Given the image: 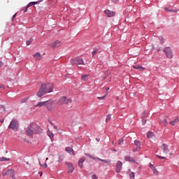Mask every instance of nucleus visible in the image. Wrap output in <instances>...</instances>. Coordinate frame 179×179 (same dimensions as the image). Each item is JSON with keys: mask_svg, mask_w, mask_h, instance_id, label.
I'll use <instances>...</instances> for the list:
<instances>
[{"mask_svg": "<svg viewBox=\"0 0 179 179\" xmlns=\"http://www.w3.org/2000/svg\"><path fill=\"white\" fill-rule=\"evenodd\" d=\"M54 90V84L51 83L41 84L38 92H37L38 97H43L47 93H51Z\"/></svg>", "mask_w": 179, "mask_h": 179, "instance_id": "1", "label": "nucleus"}, {"mask_svg": "<svg viewBox=\"0 0 179 179\" xmlns=\"http://www.w3.org/2000/svg\"><path fill=\"white\" fill-rule=\"evenodd\" d=\"M26 132L28 136H33V134H41V128L36 123H31L28 126Z\"/></svg>", "mask_w": 179, "mask_h": 179, "instance_id": "2", "label": "nucleus"}, {"mask_svg": "<svg viewBox=\"0 0 179 179\" xmlns=\"http://www.w3.org/2000/svg\"><path fill=\"white\" fill-rule=\"evenodd\" d=\"M71 65H78V68H80V66L79 65H86V64L83 61V59L79 57L71 59Z\"/></svg>", "mask_w": 179, "mask_h": 179, "instance_id": "3", "label": "nucleus"}, {"mask_svg": "<svg viewBox=\"0 0 179 179\" xmlns=\"http://www.w3.org/2000/svg\"><path fill=\"white\" fill-rule=\"evenodd\" d=\"M8 128L13 131H17V129H19V123L17 122V120L13 119L8 125Z\"/></svg>", "mask_w": 179, "mask_h": 179, "instance_id": "4", "label": "nucleus"}, {"mask_svg": "<svg viewBox=\"0 0 179 179\" xmlns=\"http://www.w3.org/2000/svg\"><path fill=\"white\" fill-rule=\"evenodd\" d=\"M69 103H72V100H71L70 99H66V96H62L58 100L59 106H64V104H69Z\"/></svg>", "mask_w": 179, "mask_h": 179, "instance_id": "5", "label": "nucleus"}, {"mask_svg": "<svg viewBox=\"0 0 179 179\" xmlns=\"http://www.w3.org/2000/svg\"><path fill=\"white\" fill-rule=\"evenodd\" d=\"M164 52H165L167 58H169V59H171V58H173V51L171 50V48H164Z\"/></svg>", "mask_w": 179, "mask_h": 179, "instance_id": "6", "label": "nucleus"}, {"mask_svg": "<svg viewBox=\"0 0 179 179\" xmlns=\"http://www.w3.org/2000/svg\"><path fill=\"white\" fill-rule=\"evenodd\" d=\"M46 107H47L48 111H50V113H54V111L55 110V106L54 105L53 102L48 101Z\"/></svg>", "mask_w": 179, "mask_h": 179, "instance_id": "7", "label": "nucleus"}, {"mask_svg": "<svg viewBox=\"0 0 179 179\" xmlns=\"http://www.w3.org/2000/svg\"><path fill=\"white\" fill-rule=\"evenodd\" d=\"M161 149H162L163 153H164L165 155H167V153H169V152H170V149H169V145H167L165 143H163L161 145Z\"/></svg>", "mask_w": 179, "mask_h": 179, "instance_id": "8", "label": "nucleus"}, {"mask_svg": "<svg viewBox=\"0 0 179 179\" xmlns=\"http://www.w3.org/2000/svg\"><path fill=\"white\" fill-rule=\"evenodd\" d=\"M122 170V162L118 161L116 164V173H120Z\"/></svg>", "mask_w": 179, "mask_h": 179, "instance_id": "9", "label": "nucleus"}, {"mask_svg": "<svg viewBox=\"0 0 179 179\" xmlns=\"http://www.w3.org/2000/svg\"><path fill=\"white\" fill-rule=\"evenodd\" d=\"M33 57L36 61H41L43 57L41 56V54L38 52H36L33 55Z\"/></svg>", "mask_w": 179, "mask_h": 179, "instance_id": "10", "label": "nucleus"}, {"mask_svg": "<svg viewBox=\"0 0 179 179\" xmlns=\"http://www.w3.org/2000/svg\"><path fill=\"white\" fill-rule=\"evenodd\" d=\"M66 166L69 167V173H72L73 171H75V168H73V165L71 164V162H66Z\"/></svg>", "mask_w": 179, "mask_h": 179, "instance_id": "11", "label": "nucleus"}, {"mask_svg": "<svg viewBox=\"0 0 179 179\" xmlns=\"http://www.w3.org/2000/svg\"><path fill=\"white\" fill-rule=\"evenodd\" d=\"M7 176H10L13 179L16 178V177H15V170L13 169H8L7 171Z\"/></svg>", "mask_w": 179, "mask_h": 179, "instance_id": "12", "label": "nucleus"}, {"mask_svg": "<svg viewBox=\"0 0 179 179\" xmlns=\"http://www.w3.org/2000/svg\"><path fill=\"white\" fill-rule=\"evenodd\" d=\"M104 12L106 15H108V17H113V16H115V13L110 10H106Z\"/></svg>", "mask_w": 179, "mask_h": 179, "instance_id": "13", "label": "nucleus"}, {"mask_svg": "<svg viewBox=\"0 0 179 179\" xmlns=\"http://www.w3.org/2000/svg\"><path fill=\"white\" fill-rule=\"evenodd\" d=\"M50 46H52V48H57V47H61V41H55V42L50 44Z\"/></svg>", "mask_w": 179, "mask_h": 179, "instance_id": "14", "label": "nucleus"}, {"mask_svg": "<svg viewBox=\"0 0 179 179\" xmlns=\"http://www.w3.org/2000/svg\"><path fill=\"white\" fill-rule=\"evenodd\" d=\"M66 152H68V153H70V155H75V151L73 150V149H72V148L71 147H66L65 148Z\"/></svg>", "mask_w": 179, "mask_h": 179, "instance_id": "15", "label": "nucleus"}, {"mask_svg": "<svg viewBox=\"0 0 179 179\" xmlns=\"http://www.w3.org/2000/svg\"><path fill=\"white\" fill-rule=\"evenodd\" d=\"M47 135L51 139L52 142H54V134L51 131H50V129L48 130Z\"/></svg>", "mask_w": 179, "mask_h": 179, "instance_id": "16", "label": "nucleus"}, {"mask_svg": "<svg viewBox=\"0 0 179 179\" xmlns=\"http://www.w3.org/2000/svg\"><path fill=\"white\" fill-rule=\"evenodd\" d=\"M86 160V158L83 157L81 158L79 161H78V166L79 167H80V169L83 168V163L85 162V161Z\"/></svg>", "mask_w": 179, "mask_h": 179, "instance_id": "17", "label": "nucleus"}, {"mask_svg": "<svg viewBox=\"0 0 179 179\" xmlns=\"http://www.w3.org/2000/svg\"><path fill=\"white\" fill-rule=\"evenodd\" d=\"M48 103V101L39 102L38 104L35 106V107H44V106H47Z\"/></svg>", "mask_w": 179, "mask_h": 179, "instance_id": "18", "label": "nucleus"}, {"mask_svg": "<svg viewBox=\"0 0 179 179\" xmlns=\"http://www.w3.org/2000/svg\"><path fill=\"white\" fill-rule=\"evenodd\" d=\"M159 124L161 125H163L164 127H167V125H169V122H167V120H166V119L159 120Z\"/></svg>", "mask_w": 179, "mask_h": 179, "instance_id": "19", "label": "nucleus"}, {"mask_svg": "<svg viewBox=\"0 0 179 179\" xmlns=\"http://www.w3.org/2000/svg\"><path fill=\"white\" fill-rule=\"evenodd\" d=\"M178 122H179L178 117H176L174 120L169 122V124L170 125H172L173 127H174V125L176 124H178Z\"/></svg>", "mask_w": 179, "mask_h": 179, "instance_id": "20", "label": "nucleus"}, {"mask_svg": "<svg viewBox=\"0 0 179 179\" xmlns=\"http://www.w3.org/2000/svg\"><path fill=\"white\" fill-rule=\"evenodd\" d=\"M96 160H99V162H103V163H106V164H110L111 163V160L110 159H102L101 158H96Z\"/></svg>", "mask_w": 179, "mask_h": 179, "instance_id": "21", "label": "nucleus"}, {"mask_svg": "<svg viewBox=\"0 0 179 179\" xmlns=\"http://www.w3.org/2000/svg\"><path fill=\"white\" fill-rule=\"evenodd\" d=\"M124 160L126 162H131L132 163H135V159H134V158L129 157V156H126L124 157Z\"/></svg>", "mask_w": 179, "mask_h": 179, "instance_id": "22", "label": "nucleus"}, {"mask_svg": "<svg viewBox=\"0 0 179 179\" xmlns=\"http://www.w3.org/2000/svg\"><path fill=\"white\" fill-rule=\"evenodd\" d=\"M154 136H155V134H153V132L148 131L147 133V138H148V139H153Z\"/></svg>", "mask_w": 179, "mask_h": 179, "instance_id": "23", "label": "nucleus"}, {"mask_svg": "<svg viewBox=\"0 0 179 179\" xmlns=\"http://www.w3.org/2000/svg\"><path fill=\"white\" fill-rule=\"evenodd\" d=\"M134 144H135L136 146L137 150H139V149H141V141L136 140V141H134Z\"/></svg>", "mask_w": 179, "mask_h": 179, "instance_id": "24", "label": "nucleus"}, {"mask_svg": "<svg viewBox=\"0 0 179 179\" xmlns=\"http://www.w3.org/2000/svg\"><path fill=\"white\" fill-rule=\"evenodd\" d=\"M133 68H134V69H138L140 71H145V67H142L141 66H133Z\"/></svg>", "mask_w": 179, "mask_h": 179, "instance_id": "25", "label": "nucleus"}, {"mask_svg": "<svg viewBox=\"0 0 179 179\" xmlns=\"http://www.w3.org/2000/svg\"><path fill=\"white\" fill-rule=\"evenodd\" d=\"M145 115H146L145 113H143L142 114L141 118H142V122L143 124V125H145V124H146V119H145Z\"/></svg>", "mask_w": 179, "mask_h": 179, "instance_id": "26", "label": "nucleus"}, {"mask_svg": "<svg viewBox=\"0 0 179 179\" xmlns=\"http://www.w3.org/2000/svg\"><path fill=\"white\" fill-rule=\"evenodd\" d=\"M9 160H10V159L5 157H0V162H9Z\"/></svg>", "mask_w": 179, "mask_h": 179, "instance_id": "27", "label": "nucleus"}, {"mask_svg": "<svg viewBox=\"0 0 179 179\" xmlns=\"http://www.w3.org/2000/svg\"><path fill=\"white\" fill-rule=\"evenodd\" d=\"M87 78H89V75H87H87H83L81 76V80L87 81Z\"/></svg>", "mask_w": 179, "mask_h": 179, "instance_id": "28", "label": "nucleus"}, {"mask_svg": "<svg viewBox=\"0 0 179 179\" xmlns=\"http://www.w3.org/2000/svg\"><path fill=\"white\" fill-rule=\"evenodd\" d=\"M85 156H87V157H90L91 159H93L94 160H97V158H98V157H94L92 156L90 154H87V153H85Z\"/></svg>", "mask_w": 179, "mask_h": 179, "instance_id": "29", "label": "nucleus"}, {"mask_svg": "<svg viewBox=\"0 0 179 179\" xmlns=\"http://www.w3.org/2000/svg\"><path fill=\"white\" fill-rule=\"evenodd\" d=\"M108 94V92H106V95H104L103 96H98L99 100H104V99H106V97H107Z\"/></svg>", "mask_w": 179, "mask_h": 179, "instance_id": "30", "label": "nucleus"}, {"mask_svg": "<svg viewBox=\"0 0 179 179\" xmlns=\"http://www.w3.org/2000/svg\"><path fill=\"white\" fill-rule=\"evenodd\" d=\"M33 38H31L30 39H29L28 41H27V45H30V44H31V43H33Z\"/></svg>", "mask_w": 179, "mask_h": 179, "instance_id": "31", "label": "nucleus"}, {"mask_svg": "<svg viewBox=\"0 0 179 179\" xmlns=\"http://www.w3.org/2000/svg\"><path fill=\"white\" fill-rule=\"evenodd\" d=\"M129 177H130L131 179H135V173L131 172L129 173Z\"/></svg>", "mask_w": 179, "mask_h": 179, "instance_id": "32", "label": "nucleus"}, {"mask_svg": "<svg viewBox=\"0 0 179 179\" xmlns=\"http://www.w3.org/2000/svg\"><path fill=\"white\" fill-rule=\"evenodd\" d=\"M152 171L155 176H157V174H159V171H157V169H156V168H153Z\"/></svg>", "mask_w": 179, "mask_h": 179, "instance_id": "33", "label": "nucleus"}, {"mask_svg": "<svg viewBox=\"0 0 179 179\" xmlns=\"http://www.w3.org/2000/svg\"><path fill=\"white\" fill-rule=\"evenodd\" d=\"M118 145H124V138H120L119 140Z\"/></svg>", "mask_w": 179, "mask_h": 179, "instance_id": "34", "label": "nucleus"}, {"mask_svg": "<svg viewBox=\"0 0 179 179\" xmlns=\"http://www.w3.org/2000/svg\"><path fill=\"white\" fill-rule=\"evenodd\" d=\"M110 120H111V115H107L106 120V122H108V121H110Z\"/></svg>", "mask_w": 179, "mask_h": 179, "instance_id": "35", "label": "nucleus"}, {"mask_svg": "<svg viewBox=\"0 0 179 179\" xmlns=\"http://www.w3.org/2000/svg\"><path fill=\"white\" fill-rule=\"evenodd\" d=\"M34 3H33V1L28 3L27 6V9H29V7L34 5Z\"/></svg>", "mask_w": 179, "mask_h": 179, "instance_id": "36", "label": "nucleus"}, {"mask_svg": "<svg viewBox=\"0 0 179 179\" xmlns=\"http://www.w3.org/2000/svg\"><path fill=\"white\" fill-rule=\"evenodd\" d=\"M157 157H158V159L167 160V158H166L164 157H162L160 155H157Z\"/></svg>", "mask_w": 179, "mask_h": 179, "instance_id": "37", "label": "nucleus"}, {"mask_svg": "<svg viewBox=\"0 0 179 179\" xmlns=\"http://www.w3.org/2000/svg\"><path fill=\"white\" fill-rule=\"evenodd\" d=\"M96 54H97V49H95V50L92 52L93 57H94V55H96Z\"/></svg>", "mask_w": 179, "mask_h": 179, "instance_id": "38", "label": "nucleus"}, {"mask_svg": "<svg viewBox=\"0 0 179 179\" xmlns=\"http://www.w3.org/2000/svg\"><path fill=\"white\" fill-rule=\"evenodd\" d=\"M150 169H151L152 170H153V169L155 168V166H153V164H150Z\"/></svg>", "mask_w": 179, "mask_h": 179, "instance_id": "39", "label": "nucleus"}, {"mask_svg": "<svg viewBox=\"0 0 179 179\" xmlns=\"http://www.w3.org/2000/svg\"><path fill=\"white\" fill-rule=\"evenodd\" d=\"M164 10H166V12H170V9H169L167 7L164 8Z\"/></svg>", "mask_w": 179, "mask_h": 179, "instance_id": "40", "label": "nucleus"}, {"mask_svg": "<svg viewBox=\"0 0 179 179\" xmlns=\"http://www.w3.org/2000/svg\"><path fill=\"white\" fill-rule=\"evenodd\" d=\"M92 179H98L97 176L93 175L92 177Z\"/></svg>", "mask_w": 179, "mask_h": 179, "instance_id": "41", "label": "nucleus"}, {"mask_svg": "<svg viewBox=\"0 0 179 179\" xmlns=\"http://www.w3.org/2000/svg\"><path fill=\"white\" fill-rule=\"evenodd\" d=\"M26 101H27V98L22 100V103H26Z\"/></svg>", "mask_w": 179, "mask_h": 179, "instance_id": "42", "label": "nucleus"}, {"mask_svg": "<svg viewBox=\"0 0 179 179\" xmlns=\"http://www.w3.org/2000/svg\"><path fill=\"white\" fill-rule=\"evenodd\" d=\"M5 176H8V171L5 173H3V176L5 177Z\"/></svg>", "mask_w": 179, "mask_h": 179, "instance_id": "43", "label": "nucleus"}, {"mask_svg": "<svg viewBox=\"0 0 179 179\" xmlns=\"http://www.w3.org/2000/svg\"><path fill=\"white\" fill-rule=\"evenodd\" d=\"M169 12H172L173 13H176V12H177V10H170Z\"/></svg>", "mask_w": 179, "mask_h": 179, "instance_id": "44", "label": "nucleus"}, {"mask_svg": "<svg viewBox=\"0 0 179 179\" xmlns=\"http://www.w3.org/2000/svg\"><path fill=\"white\" fill-rule=\"evenodd\" d=\"M60 162H62V158L61 157H59L58 159V162L60 163Z\"/></svg>", "mask_w": 179, "mask_h": 179, "instance_id": "45", "label": "nucleus"}, {"mask_svg": "<svg viewBox=\"0 0 179 179\" xmlns=\"http://www.w3.org/2000/svg\"><path fill=\"white\" fill-rule=\"evenodd\" d=\"M112 2H114L115 3H117V2H118V0H111Z\"/></svg>", "mask_w": 179, "mask_h": 179, "instance_id": "46", "label": "nucleus"}, {"mask_svg": "<svg viewBox=\"0 0 179 179\" xmlns=\"http://www.w3.org/2000/svg\"><path fill=\"white\" fill-rule=\"evenodd\" d=\"M3 65V64L2 63V62L0 61V69L1 68V66Z\"/></svg>", "mask_w": 179, "mask_h": 179, "instance_id": "47", "label": "nucleus"}, {"mask_svg": "<svg viewBox=\"0 0 179 179\" xmlns=\"http://www.w3.org/2000/svg\"><path fill=\"white\" fill-rule=\"evenodd\" d=\"M0 88L1 89H5V87L3 85H0Z\"/></svg>", "mask_w": 179, "mask_h": 179, "instance_id": "48", "label": "nucleus"}, {"mask_svg": "<svg viewBox=\"0 0 179 179\" xmlns=\"http://www.w3.org/2000/svg\"><path fill=\"white\" fill-rule=\"evenodd\" d=\"M34 3V5H37V3H38V1H32Z\"/></svg>", "mask_w": 179, "mask_h": 179, "instance_id": "49", "label": "nucleus"}, {"mask_svg": "<svg viewBox=\"0 0 179 179\" xmlns=\"http://www.w3.org/2000/svg\"><path fill=\"white\" fill-rule=\"evenodd\" d=\"M16 17V13L13 16V20Z\"/></svg>", "mask_w": 179, "mask_h": 179, "instance_id": "50", "label": "nucleus"}, {"mask_svg": "<svg viewBox=\"0 0 179 179\" xmlns=\"http://www.w3.org/2000/svg\"><path fill=\"white\" fill-rule=\"evenodd\" d=\"M27 6L25 7V10H24V12H26L27 10Z\"/></svg>", "mask_w": 179, "mask_h": 179, "instance_id": "51", "label": "nucleus"}, {"mask_svg": "<svg viewBox=\"0 0 179 179\" xmlns=\"http://www.w3.org/2000/svg\"><path fill=\"white\" fill-rule=\"evenodd\" d=\"M169 156H173V152H170Z\"/></svg>", "mask_w": 179, "mask_h": 179, "instance_id": "52", "label": "nucleus"}, {"mask_svg": "<svg viewBox=\"0 0 179 179\" xmlns=\"http://www.w3.org/2000/svg\"><path fill=\"white\" fill-rule=\"evenodd\" d=\"M45 168L47 169L48 166H47V164H45Z\"/></svg>", "mask_w": 179, "mask_h": 179, "instance_id": "53", "label": "nucleus"}, {"mask_svg": "<svg viewBox=\"0 0 179 179\" xmlns=\"http://www.w3.org/2000/svg\"><path fill=\"white\" fill-rule=\"evenodd\" d=\"M39 165L41 166V167H43L42 164H41L40 162H39Z\"/></svg>", "mask_w": 179, "mask_h": 179, "instance_id": "54", "label": "nucleus"}, {"mask_svg": "<svg viewBox=\"0 0 179 179\" xmlns=\"http://www.w3.org/2000/svg\"><path fill=\"white\" fill-rule=\"evenodd\" d=\"M96 141H98V142H99L100 141V138H96Z\"/></svg>", "mask_w": 179, "mask_h": 179, "instance_id": "55", "label": "nucleus"}, {"mask_svg": "<svg viewBox=\"0 0 179 179\" xmlns=\"http://www.w3.org/2000/svg\"><path fill=\"white\" fill-rule=\"evenodd\" d=\"M43 176V172L41 173V176Z\"/></svg>", "mask_w": 179, "mask_h": 179, "instance_id": "56", "label": "nucleus"}, {"mask_svg": "<svg viewBox=\"0 0 179 179\" xmlns=\"http://www.w3.org/2000/svg\"><path fill=\"white\" fill-rule=\"evenodd\" d=\"M134 152H136V150H133Z\"/></svg>", "mask_w": 179, "mask_h": 179, "instance_id": "57", "label": "nucleus"}, {"mask_svg": "<svg viewBox=\"0 0 179 179\" xmlns=\"http://www.w3.org/2000/svg\"><path fill=\"white\" fill-rule=\"evenodd\" d=\"M107 90H110V88H107Z\"/></svg>", "mask_w": 179, "mask_h": 179, "instance_id": "58", "label": "nucleus"}, {"mask_svg": "<svg viewBox=\"0 0 179 179\" xmlns=\"http://www.w3.org/2000/svg\"><path fill=\"white\" fill-rule=\"evenodd\" d=\"M27 164H29V162H27Z\"/></svg>", "mask_w": 179, "mask_h": 179, "instance_id": "59", "label": "nucleus"}, {"mask_svg": "<svg viewBox=\"0 0 179 179\" xmlns=\"http://www.w3.org/2000/svg\"><path fill=\"white\" fill-rule=\"evenodd\" d=\"M46 160H48V158H46Z\"/></svg>", "mask_w": 179, "mask_h": 179, "instance_id": "60", "label": "nucleus"}, {"mask_svg": "<svg viewBox=\"0 0 179 179\" xmlns=\"http://www.w3.org/2000/svg\"><path fill=\"white\" fill-rule=\"evenodd\" d=\"M117 100H118V97H117Z\"/></svg>", "mask_w": 179, "mask_h": 179, "instance_id": "61", "label": "nucleus"}]
</instances>
